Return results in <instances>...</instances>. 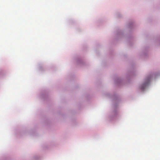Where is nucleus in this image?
Here are the masks:
<instances>
[{"mask_svg":"<svg viewBox=\"0 0 160 160\" xmlns=\"http://www.w3.org/2000/svg\"><path fill=\"white\" fill-rule=\"evenodd\" d=\"M147 84H148V83H145V84H143L142 85V87L141 88V89L142 90H143L144 89L145 87L146 86V85Z\"/></svg>","mask_w":160,"mask_h":160,"instance_id":"obj_1","label":"nucleus"}]
</instances>
